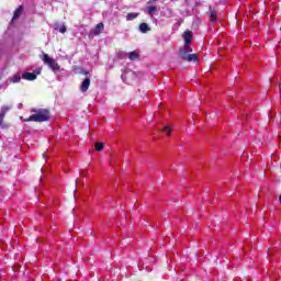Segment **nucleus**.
Returning <instances> with one entry per match:
<instances>
[{
	"label": "nucleus",
	"instance_id": "f257e3e1",
	"mask_svg": "<svg viewBox=\"0 0 281 281\" xmlns=\"http://www.w3.org/2000/svg\"><path fill=\"white\" fill-rule=\"evenodd\" d=\"M183 41H184V46L180 49V58H183L184 56H188L190 52H192V47L190 44L192 43V31H186L182 34Z\"/></svg>",
	"mask_w": 281,
	"mask_h": 281
},
{
	"label": "nucleus",
	"instance_id": "f03ea898",
	"mask_svg": "<svg viewBox=\"0 0 281 281\" xmlns=\"http://www.w3.org/2000/svg\"><path fill=\"white\" fill-rule=\"evenodd\" d=\"M49 120V111L43 109L35 111V114L25 119L24 122H47Z\"/></svg>",
	"mask_w": 281,
	"mask_h": 281
},
{
	"label": "nucleus",
	"instance_id": "7ed1b4c3",
	"mask_svg": "<svg viewBox=\"0 0 281 281\" xmlns=\"http://www.w3.org/2000/svg\"><path fill=\"white\" fill-rule=\"evenodd\" d=\"M42 60L44 65H47V67L54 71V74H58V71H60V65H58V63H56V60L49 57L46 53L42 54Z\"/></svg>",
	"mask_w": 281,
	"mask_h": 281
},
{
	"label": "nucleus",
	"instance_id": "20e7f679",
	"mask_svg": "<svg viewBox=\"0 0 281 281\" xmlns=\"http://www.w3.org/2000/svg\"><path fill=\"white\" fill-rule=\"evenodd\" d=\"M144 12H145V14H148V16H150V19H155V13L157 12V7L147 4Z\"/></svg>",
	"mask_w": 281,
	"mask_h": 281
},
{
	"label": "nucleus",
	"instance_id": "39448f33",
	"mask_svg": "<svg viewBox=\"0 0 281 281\" xmlns=\"http://www.w3.org/2000/svg\"><path fill=\"white\" fill-rule=\"evenodd\" d=\"M89 87H91V79L86 78L80 86L81 93H87V91H89Z\"/></svg>",
	"mask_w": 281,
	"mask_h": 281
},
{
	"label": "nucleus",
	"instance_id": "423d86ee",
	"mask_svg": "<svg viewBox=\"0 0 281 281\" xmlns=\"http://www.w3.org/2000/svg\"><path fill=\"white\" fill-rule=\"evenodd\" d=\"M183 60H188L189 63H195V60H199V57L196 56V54H188V55H183Z\"/></svg>",
	"mask_w": 281,
	"mask_h": 281
},
{
	"label": "nucleus",
	"instance_id": "0eeeda50",
	"mask_svg": "<svg viewBox=\"0 0 281 281\" xmlns=\"http://www.w3.org/2000/svg\"><path fill=\"white\" fill-rule=\"evenodd\" d=\"M22 78H23V80H29V81L36 80V74L24 72V74H22Z\"/></svg>",
	"mask_w": 281,
	"mask_h": 281
},
{
	"label": "nucleus",
	"instance_id": "6e6552de",
	"mask_svg": "<svg viewBox=\"0 0 281 281\" xmlns=\"http://www.w3.org/2000/svg\"><path fill=\"white\" fill-rule=\"evenodd\" d=\"M138 30L142 34H147V32H150V26H148L146 23H140Z\"/></svg>",
	"mask_w": 281,
	"mask_h": 281
},
{
	"label": "nucleus",
	"instance_id": "1a4fd4ad",
	"mask_svg": "<svg viewBox=\"0 0 281 281\" xmlns=\"http://www.w3.org/2000/svg\"><path fill=\"white\" fill-rule=\"evenodd\" d=\"M102 30H104V23L97 24L94 29L95 36H99V34H102Z\"/></svg>",
	"mask_w": 281,
	"mask_h": 281
},
{
	"label": "nucleus",
	"instance_id": "9d476101",
	"mask_svg": "<svg viewBox=\"0 0 281 281\" xmlns=\"http://www.w3.org/2000/svg\"><path fill=\"white\" fill-rule=\"evenodd\" d=\"M23 13V7H19L18 10H15L12 21H16V19H19V16H21V14Z\"/></svg>",
	"mask_w": 281,
	"mask_h": 281
},
{
	"label": "nucleus",
	"instance_id": "9b49d317",
	"mask_svg": "<svg viewBox=\"0 0 281 281\" xmlns=\"http://www.w3.org/2000/svg\"><path fill=\"white\" fill-rule=\"evenodd\" d=\"M12 109V105H3L0 110V116L5 117V113Z\"/></svg>",
	"mask_w": 281,
	"mask_h": 281
},
{
	"label": "nucleus",
	"instance_id": "f8f14e48",
	"mask_svg": "<svg viewBox=\"0 0 281 281\" xmlns=\"http://www.w3.org/2000/svg\"><path fill=\"white\" fill-rule=\"evenodd\" d=\"M10 82H13L14 85H16V82H21V75L15 74L12 77L9 78Z\"/></svg>",
	"mask_w": 281,
	"mask_h": 281
},
{
	"label": "nucleus",
	"instance_id": "ddd939ff",
	"mask_svg": "<svg viewBox=\"0 0 281 281\" xmlns=\"http://www.w3.org/2000/svg\"><path fill=\"white\" fill-rule=\"evenodd\" d=\"M210 19L212 21V23H214V21H216V19H218V14L216 13L215 10H212V8L210 9Z\"/></svg>",
	"mask_w": 281,
	"mask_h": 281
},
{
	"label": "nucleus",
	"instance_id": "4468645a",
	"mask_svg": "<svg viewBox=\"0 0 281 281\" xmlns=\"http://www.w3.org/2000/svg\"><path fill=\"white\" fill-rule=\"evenodd\" d=\"M137 16H139V13H127L126 15V21H135V19H137Z\"/></svg>",
	"mask_w": 281,
	"mask_h": 281
},
{
	"label": "nucleus",
	"instance_id": "2eb2a0df",
	"mask_svg": "<svg viewBox=\"0 0 281 281\" xmlns=\"http://www.w3.org/2000/svg\"><path fill=\"white\" fill-rule=\"evenodd\" d=\"M162 133L164 135H170V133H172V126H165Z\"/></svg>",
	"mask_w": 281,
	"mask_h": 281
},
{
	"label": "nucleus",
	"instance_id": "dca6fc26",
	"mask_svg": "<svg viewBox=\"0 0 281 281\" xmlns=\"http://www.w3.org/2000/svg\"><path fill=\"white\" fill-rule=\"evenodd\" d=\"M56 30H58V32H60V34H65V32H67V26L61 25V26H58Z\"/></svg>",
	"mask_w": 281,
	"mask_h": 281
},
{
	"label": "nucleus",
	"instance_id": "f3484780",
	"mask_svg": "<svg viewBox=\"0 0 281 281\" xmlns=\"http://www.w3.org/2000/svg\"><path fill=\"white\" fill-rule=\"evenodd\" d=\"M104 148V144L103 143H97L95 144V150L100 151V150H103Z\"/></svg>",
	"mask_w": 281,
	"mask_h": 281
},
{
	"label": "nucleus",
	"instance_id": "a211bd4d",
	"mask_svg": "<svg viewBox=\"0 0 281 281\" xmlns=\"http://www.w3.org/2000/svg\"><path fill=\"white\" fill-rule=\"evenodd\" d=\"M128 58H130V60H135L137 58V53H135V52L130 53Z\"/></svg>",
	"mask_w": 281,
	"mask_h": 281
},
{
	"label": "nucleus",
	"instance_id": "6ab92c4d",
	"mask_svg": "<svg viewBox=\"0 0 281 281\" xmlns=\"http://www.w3.org/2000/svg\"><path fill=\"white\" fill-rule=\"evenodd\" d=\"M33 74H35V76H41V68L35 69Z\"/></svg>",
	"mask_w": 281,
	"mask_h": 281
},
{
	"label": "nucleus",
	"instance_id": "aec40b11",
	"mask_svg": "<svg viewBox=\"0 0 281 281\" xmlns=\"http://www.w3.org/2000/svg\"><path fill=\"white\" fill-rule=\"evenodd\" d=\"M153 3H157V0H149V1L147 2V5H153Z\"/></svg>",
	"mask_w": 281,
	"mask_h": 281
},
{
	"label": "nucleus",
	"instance_id": "412c9836",
	"mask_svg": "<svg viewBox=\"0 0 281 281\" xmlns=\"http://www.w3.org/2000/svg\"><path fill=\"white\" fill-rule=\"evenodd\" d=\"M3 123V116L0 115V124Z\"/></svg>",
	"mask_w": 281,
	"mask_h": 281
}]
</instances>
